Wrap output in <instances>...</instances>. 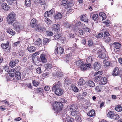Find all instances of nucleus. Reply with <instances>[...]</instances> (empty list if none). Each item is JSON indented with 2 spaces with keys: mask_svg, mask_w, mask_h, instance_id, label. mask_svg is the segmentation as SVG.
<instances>
[{
  "mask_svg": "<svg viewBox=\"0 0 122 122\" xmlns=\"http://www.w3.org/2000/svg\"><path fill=\"white\" fill-rule=\"evenodd\" d=\"M60 102H56L55 105L53 108L54 111L57 113L61 112L63 107V105L61 102L65 103L67 102V100L64 98H62L60 99Z\"/></svg>",
  "mask_w": 122,
  "mask_h": 122,
  "instance_id": "f257e3e1",
  "label": "nucleus"
},
{
  "mask_svg": "<svg viewBox=\"0 0 122 122\" xmlns=\"http://www.w3.org/2000/svg\"><path fill=\"white\" fill-rule=\"evenodd\" d=\"M16 15L13 12H10L7 16V19L8 23L9 24H13V23L17 21L16 20Z\"/></svg>",
  "mask_w": 122,
  "mask_h": 122,
  "instance_id": "f03ea898",
  "label": "nucleus"
},
{
  "mask_svg": "<svg viewBox=\"0 0 122 122\" xmlns=\"http://www.w3.org/2000/svg\"><path fill=\"white\" fill-rule=\"evenodd\" d=\"M77 107L74 105H72L67 108V109L70 111V114L73 116H78L80 115V113L77 110Z\"/></svg>",
  "mask_w": 122,
  "mask_h": 122,
  "instance_id": "7ed1b4c3",
  "label": "nucleus"
},
{
  "mask_svg": "<svg viewBox=\"0 0 122 122\" xmlns=\"http://www.w3.org/2000/svg\"><path fill=\"white\" fill-rule=\"evenodd\" d=\"M102 50L101 49H99L98 50V54H101L99 55L98 56L99 58L102 59L106 60L107 55L105 52H103L102 53Z\"/></svg>",
  "mask_w": 122,
  "mask_h": 122,
  "instance_id": "20e7f679",
  "label": "nucleus"
},
{
  "mask_svg": "<svg viewBox=\"0 0 122 122\" xmlns=\"http://www.w3.org/2000/svg\"><path fill=\"white\" fill-rule=\"evenodd\" d=\"M19 62V60L17 59H16L14 60H12L10 62L9 65L10 67H13L17 64Z\"/></svg>",
  "mask_w": 122,
  "mask_h": 122,
  "instance_id": "39448f33",
  "label": "nucleus"
},
{
  "mask_svg": "<svg viewBox=\"0 0 122 122\" xmlns=\"http://www.w3.org/2000/svg\"><path fill=\"white\" fill-rule=\"evenodd\" d=\"M90 65H87L86 64H82L81 66L80 67L81 70L83 71H86V70L89 69L90 68Z\"/></svg>",
  "mask_w": 122,
  "mask_h": 122,
  "instance_id": "423d86ee",
  "label": "nucleus"
},
{
  "mask_svg": "<svg viewBox=\"0 0 122 122\" xmlns=\"http://www.w3.org/2000/svg\"><path fill=\"white\" fill-rule=\"evenodd\" d=\"M95 60V58L93 56H90L86 58V61L87 63H86L87 65L90 64V67L91 66V63L94 62Z\"/></svg>",
  "mask_w": 122,
  "mask_h": 122,
  "instance_id": "0eeeda50",
  "label": "nucleus"
},
{
  "mask_svg": "<svg viewBox=\"0 0 122 122\" xmlns=\"http://www.w3.org/2000/svg\"><path fill=\"white\" fill-rule=\"evenodd\" d=\"M60 25L58 24H54L52 25V30L56 31L58 32L60 30Z\"/></svg>",
  "mask_w": 122,
  "mask_h": 122,
  "instance_id": "6e6552de",
  "label": "nucleus"
},
{
  "mask_svg": "<svg viewBox=\"0 0 122 122\" xmlns=\"http://www.w3.org/2000/svg\"><path fill=\"white\" fill-rule=\"evenodd\" d=\"M60 81H58L57 84L55 85H53L52 87V91H57V90L59 89L61 87V86L59 84Z\"/></svg>",
  "mask_w": 122,
  "mask_h": 122,
  "instance_id": "1a4fd4ad",
  "label": "nucleus"
},
{
  "mask_svg": "<svg viewBox=\"0 0 122 122\" xmlns=\"http://www.w3.org/2000/svg\"><path fill=\"white\" fill-rule=\"evenodd\" d=\"M37 21L35 19L33 18L31 20L30 22L31 26L32 28L35 27L37 25Z\"/></svg>",
  "mask_w": 122,
  "mask_h": 122,
  "instance_id": "9d476101",
  "label": "nucleus"
},
{
  "mask_svg": "<svg viewBox=\"0 0 122 122\" xmlns=\"http://www.w3.org/2000/svg\"><path fill=\"white\" fill-rule=\"evenodd\" d=\"M19 23L17 21L13 23V24H10L12 25L14 27L15 29L17 31H19L20 30V27L19 25Z\"/></svg>",
  "mask_w": 122,
  "mask_h": 122,
  "instance_id": "9b49d317",
  "label": "nucleus"
},
{
  "mask_svg": "<svg viewBox=\"0 0 122 122\" xmlns=\"http://www.w3.org/2000/svg\"><path fill=\"white\" fill-rule=\"evenodd\" d=\"M63 92V91L61 88V87L59 89L55 91V93L57 95L60 96L62 95Z\"/></svg>",
  "mask_w": 122,
  "mask_h": 122,
  "instance_id": "f8f14e48",
  "label": "nucleus"
},
{
  "mask_svg": "<svg viewBox=\"0 0 122 122\" xmlns=\"http://www.w3.org/2000/svg\"><path fill=\"white\" fill-rule=\"evenodd\" d=\"M1 7L5 11H7L10 9L9 6L7 5V4L5 3H2L1 5Z\"/></svg>",
  "mask_w": 122,
  "mask_h": 122,
  "instance_id": "ddd939ff",
  "label": "nucleus"
},
{
  "mask_svg": "<svg viewBox=\"0 0 122 122\" xmlns=\"http://www.w3.org/2000/svg\"><path fill=\"white\" fill-rule=\"evenodd\" d=\"M67 5L66 7H65V8H67L73 6L75 4L74 1L73 0H70V1H68Z\"/></svg>",
  "mask_w": 122,
  "mask_h": 122,
  "instance_id": "4468645a",
  "label": "nucleus"
},
{
  "mask_svg": "<svg viewBox=\"0 0 122 122\" xmlns=\"http://www.w3.org/2000/svg\"><path fill=\"white\" fill-rule=\"evenodd\" d=\"M6 31L7 33L12 36L14 35L15 33L14 31L10 28H7L6 30Z\"/></svg>",
  "mask_w": 122,
  "mask_h": 122,
  "instance_id": "2eb2a0df",
  "label": "nucleus"
},
{
  "mask_svg": "<svg viewBox=\"0 0 122 122\" xmlns=\"http://www.w3.org/2000/svg\"><path fill=\"white\" fill-rule=\"evenodd\" d=\"M21 76V73L20 71H17L15 73V76L17 79H20Z\"/></svg>",
  "mask_w": 122,
  "mask_h": 122,
  "instance_id": "dca6fc26",
  "label": "nucleus"
},
{
  "mask_svg": "<svg viewBox=\"0 0 122 122\" xmlns=\"http://www.w3.org/2000/svg\"><path fill=\"white\" fill-rule=\"evenodd\" d=\"M36 47L31 46H29L28 47L27 49L28 51L30 52L35 51L36 50Z\"/></svg>",
  "mask_w": 122,
  "mask_h": 122,
  "instance_id": "f3484780",
  "label": "nucleus"
},
{
  "mask_svg": "<svg viewBox=\"0 0 122 122\" xmlns=\"http://www.w3.org/2000/svg\"><path fill=\"white\" fill-rule=\"evenodd\" d=\"M107 81V77H101L100 82V84L101 85H105L106 84Z\"/></svg>",
  "mask_w": 122,
  "mask_h": 122,
  "instance_id": "a211bd4d",
  "label": "nucleus"
},
{
  "mask_svg": "<svg viewBox=\"0 0 122 122\" xmlns=\"http://www.w3.org/2000/svg\"><path fill=\"white\" fill-rule=\"evenodd\" d=\"M94 67L95 70H98L101 68V65L99 63L95 62L94 65Z\"/></svg>",
  "mask_w": 122,
  "mask_h": 122,
  "instance_id": "6ab92c4d",
  "label": "nucleus"
},
{
  "mask_svg": "<svg viewBox=\"0 0 122 122\" xmlns=\"http://www.w3.org/2000/svg\"><path fill=\"white\" fill-rule=\"evenodd\" d=\"M40 58L41 61L43 63H45L47 61V60L45 57V55L44 54H42L41 55Z\"/></svg>",
  "mask_w": 122,
  "mask_h": 122,
  "instance_id": "aec40b11",
  "label": "nucleus"
},
{
  "mask_svg": "<svg viewBox=\"0 0 122 122\" xmlns=\"http://www.w3.org/2000/svg\"><path fill=\"white\" fill-rule=\"evenodd\" d=\"M95 110H94L92 109L87 114V115L90 117H92L95 116Z\"/></svg>",
  "mask_w": 122,
  "mask_h": 122,
  "instance_id": "412c9836",
  "label": "nucleus"
},
{
  "mask_svg": "<svg viewBox=\"0 0 122 122\" xmlns=\"http://www.w3.org/2000/svg\"><path fill=\"white\" fill-rule=\"evenodd\" d=\"M80 20L84 22H87L88 20L86 17V15H83L80 16Z\"/></svg>",
  "mask_w": 122,
  "mask_h": 122,
  "instance_id": "4be33fe9",
  "label": "nucleus"
},
{
  "mask_svg": "<svg viewBox=\"0 0 122 122\" xmlns=\"http://www.w3.org/2000/svg\"><path fill=\"white\" fill-rule=\"evenodd\" d=\"M119 68H118V67L116 68L113 70V76H117L119 75Z\"/></svg>",
  "mask_w": 122,
  "mask_h": 122,
  "instance_id": "5701e85b",
  "label": "nucleus"
},
{
  "mask_svg": "<svg viewBox=\"0 0 122 122\" xmlns=\"http://www.w3.org/2000/svg\"><path fill=\"white\" fill-rule=\"evenodd\" d=\"M67 2V0H62L60 5L62 6H65V7H66Z\"/></svg>",
  "mask_w": 122,
  "mask_h": 122,
  "instance_id": "b1692460",
  "label": "nucleus"
},
{
  "mask_svg": "<svg viewBox=\"0 0 122 122\" xmlns=\"http://www.w3.org/2000/svg\"><path fill=\"white\" fill-rule=\"evenodd\" d=\"M39 41H35V40L34 39L33 41V44L37 46L39 45L40 46L41 45L42 43V40L41 39H39Z\"/></svg>",
  "mask_w": 122,
  "mask_h": 122,
  "instance_id": "393cba45",
  "label": "nucleus"
},
{
  "mask_svg": "<svg viewBox=\"0 0 122 122\" xmlns=\"http://www.w3.org/2000/svg\"><path fill=\"white\" fill-rule=\"evenodd\" d=\"M99 16L102 18V20H105L106 18V14L102 12H100L99 14Z\"/></svg>",
  "mask_w": 122,
  "mask_h": 122,
  "instance_id": "a878e982",
  "label": "nucleus"
},
{
  "mask_svg": "<svg viewBox=\"0 0 122 122\" xmlns=\"http://www.w3.org/2000/svg\"><path fill=\"white\" fill-rule=\"evenodd\" d=\"M62 14L60 12H58L55 16V17L56 19H61L62 17Z\"/></svg>",
  "mask_w": 122,
  "mask_h": 122,
  "instance_id": "bb28decb",
  "label": "nucleus"
},
{
  "mask_svg": "<svg viewBox=\"0 0 122 122\" xmlns=\"http://www.w3.org/2000/svg\"><path fill=\"white\" fill-rule=\"evenodd\" d=\"M113 45H114V48H120L121 45L119 42H115L113 43Z\"/></svg>",
  "mask_w": 122,
  "mask_h": 122,
  "instance_id": "cd10ccee",
  "label": "nucleus"
},
{
  "mask_svg": "<svg viewBox=\"0 0 122 122\" xmlns=\"http://www.w3.org/2000/svg\"><path fill=\"white\" fill-rule=\"evenodd\" d=\"M74 120V119L69 117L66 118V119L63 121V122H73Z\"/></svg>",
  "mask_w": 122,
  "mask_h": 122,
  "instance_id": "c85d7f7f",
  "label": "nucleus"
},
{
  "mask_svg": "<svg viewBox=\"0 0 122 122\" xmlns=\"http://www.w3.org/2000/svg\"><path fill=\"white\" fill-rule=\"evenodd\" d=\"M115 110L118 112H121L122 111V107L120 105H117L115 107Z\"/></svg>",
  "mask_w": 122,
  "mask_h": 122,
  "instance_id": "c756f323",
  "label": "nucleus"
},
{
  "mask_svg": "<svg viewBox=\"0 0 122 122\" xmlns=\"http://www.w3.org/2000/svg\"><path fill=\"white\" fill-rule=\"evenodd\" d=\"M114 115V113L113 111H111L109 112L107 114V117L109 118H112Z\"/></svg>",
  "mask_w": 122,
  "mask_h": 122,
  "instance_id": "7c9ffc66",
  "label": "nucleus"
},
{
  "mask_svg": "<svg viewBox=\"0 0 122 122\" xmlns=\"http://www.w3.org/2000/svg\"><path fill=\"white\" fill-rule=\"evenodd\" d=\"M85 83V81L83 79H80L79 80L78 84L79 85L82 86L84 85Z\"/></svg>",
  "mask_w": 122,
  "mask_h": 122,
  "instance_id": "2f4dec72",
  "label": "nucleus"
},
{
  "mask_svg": "<svg viewBox=\"0 0 122 122\" xmlns=\"http://www.w3.org/2000/svg\"><path fill=\"white\" fill-rule=\"evenodd\" d=\"M44 27L43 26H42L40 25H37L36 29L38 31H43L44 29Z\"/></svg>",
  "mask_w": 122,
  "mask_h": 122,
  "instance_id": "473e14b6",
  "label": "nucleus"
},
{
  "mask_svg": "<svg viewBox=\"0 0 122 122\" xmlns=\"http://www.w3.org/2000/svg\"><path fill=\"white\" fill-rule=\"evenodd\" d=\"M51 40L50 38L48 39L47 38H44L43 39V44L44 45H46Z\"/></svg>",
  "mask_w": 122,
  "mask_h": 122,
  "instance_id": "72a5a7b5",
  "label": "nucleus"
},
{
  "mask_svg": "<svg viewBox=\"0 0 122 122\" xmlns=\"http://www.w3.org/2000/svg\"><path fill=\"white\" fill-rule=\"evenodd\" d=\"M87 83L89 86L90 87H93L95 86V83L92 81L89 80L88 81Z\"/></svg>",
  "mask_w": 122,
  "mask_h": 122,
  "instance_id": "f704fd0d",
  "label": "nucleus"
},
{
  "mask_svg": "<svg viewBox=\"0 0 122 122\" xmlns=\"http://www.w3.org/2000/svg\"><path fill=\"white\" fill-rule=\"evenodd\" d=\"M96 77L94 78V81L95 82L100 81L101 76H95Z\"/></svg>",
  "mask_w": 122,
  "mask_h": 122,
  "instance_id": "c9c22d12",
  "label": "nucleus"
},
{
  "mask_svg": "<svg viewBox=\"0 0 122 122\" xmlns=\"http://www.w3.org/2000/svg\"><path fill=\"white\" fill-rule=\"evenodd\" d=\"M25 5L27 7H30L31 4V0H25Z\"/></svg>",
  "mask_w": 122,
  "mask_h": 122,
  "instance_id": "e433bc0d",
  "label": "nucleus"
},
{
  "mask_svg": "<svg viewBox=\"0 0 122 122\" xmlns=\"http://www.w3.org/2000/svg\"><path fill=\"white\" fill-rule=\"evenodd\" d=\"M72 90L75 92H77L79 91V89L76 86L73 85L71 86Z\"/></svg>",
  "mask_w": 122,
  "mask_h": 122,
  "instance_id": "4c0bfd02",
  "label": "nucleus"
},
{
  "mask_svg": "<svg viewBox=\"0 0 122 122\" xmlns=\"http://www.w3.org/2000/svg\"><path fill=\"white\" fill-rule=\"evenodd\" d=\"M15 71L14 70H12V69L9 72V76L11 77L14 76L15 75Z\"/></svg>",
  "mask_w": 122,
  "mask_h": 122,
  "instance_id": "58836bf2",
  "label": "nucleus"
},
{
  "mask_svg": "<svg viewBox=\"0 0 122 122\" xmlns=\"http://www.w3.org/2000/svg\"><path fill=\"white\" fill-rule=\"evenodd\" d=\"M82 61L80 60H78L76 61V65L78 66H81V65L83 63H82Z\"/></svg>",
  "mask_w": 122,
  "mask_h": 122,
  "instance_id": "ea45409f",
  "label": "nucleus"
},
{
  "mask_svg": "<svg viewBox=\"0 0 122 122\" xmlns=\"http://www.w3.org/2000/svg\"><path fill=\"white\" fill-rule=\"evenodd\" d=\"M63 73L60 71H57L56 73V75L57 77H62L63 75Z\"/></svg>",
  "mask_w": 122,
  "mask_h": 122,
  "instance_id": "a19ab883",
  "label": "nucleus"
},
{
  "mask_svg": "<svg viewBox=\"0 0 122 122\" xmlns=\"http://www.w3.org/2000/svg\"><path fill=\"white\" fill-rule=\"evenodd\" d=\"M33 85L35 86H37L39 85L40 83L37 80H34L32 82Z\"/></svg>",
  "mask_w": 122,
  "mask_h": 122,
  "instance_id": "79ce46f5",
  "label": "nucleus"
},
{
  "mask_svg": "<svg viewBox=\"0 0 122 122\" xmlns=\"http://www.w3.org/2000/svg\"><path fill=\"white\" fill-rule=\"evenodd\" d=\"M56 112V113H57V114H58V115H59V114H60V115H61V118L62 120H64L65 119L66 115L65 113H62L61 114L60 113H59V114H58L59 113H60V112L58 113Z\"/></svg>",
  "mask_w": 122,
  "mask_h": 122,
  "instance_id": "37998d69",
  "label": "nucleus"
},
{
  "mask_svg": "<svg viewBox=\"0 0 122 122\" xmlns=\"http://www.w3.org/2000/svg\"><path fill=\"white\" fill-rule=\"evenodd\" d=\"M9 42L8 43L7 42L6 44H1V47L3 49H5L8 47Z\"/></svg>",
  "mask_w": 122,
  "mask_h": 122,
  "instance_id": "c03bdc74",
  "label": "nucleus"
},
{
  "mask_svg": "<svg viewBox=\"0 0 122 122\" xmlns=\"http://www.w3.org/2000/svg\"><path fill=\"white\" fill-rule=\"evenodd\" d=\"M33 61L34 62H36V61H41V60L40 57H36L33 58L32 59Z\"/></svg>",
  "mask_w": 122,
  "mask_h": 122,
  "instance_id": "a18cd8bd",
  "label": "nucleus"
},
{
  "mask_svg": "<svg viewBox=\"0 0 122 122\" xmlns=\"http://www.w3.org/2000/svg\"><path fill=\"white\" fill-rule=\"evenodd\" d=\"M80 115H79L78 116H76L75 118V120L77 122H81V118L79 117Z\"/></svg>",
  "mask_w": 122,
  "mask_h": 122,
  "instance_id": "49530a36",
  "label": "nucleus"
},
{
  "mask_svg": "<svg viewBox=\"0 0 122 122\" xmlns=\"http://www.w3.org/2000/svg\"><path fill=\"white\" fill-rule=\"evenodd\" d=\"M45 67L46 69H50L52 67V65L51 64H47L45 65Z\"/></svg>",
  "mask_w": 122,
  "mask_h": 122,
  "instance_id": "de8ad7c7",
  "label": "nucleus"
},
{
  "mask_svg": "<svg viewBox=\"0 0 122 122\" xmlns=\"http://www.w3.org/2000/svg\"><path fill=\"white\" fill-rule=\"evenodd\" d=\"M59 54L61 55L62 54L64 53V49L60 47L58 50Z\"/></svg>",
  "mask_w": 122,
  "mask_h": 122,
  "instance_id": "09e8293b",
  "label": "nucleus"
},
{
  "mask_svg": "<svg viewBox=\"0 0 122 122\" xmlns=\"http://www.w3.org/2000/svg\"><path fill=\"white\" fill-rule=\"evenodd\" d=\"M61 36V35L57 33L56 35H54V37L55 39L56 40L59 39Z\"/></svg>",
  "mask_w": 122,
  "mask_h": 122,
  "instance_id": "8fccbe9b",
  "label": "nucleus"
},
{
  "mask_svg": "<svg viewBox=\"0 0 122 122\" xmlns=\"http://www.w3.org/2000/svg\"><path fill=\"white\" fill-rule=\"evenodd\" d=\"M104 39V40L107 42H109L111 40L110 37L107 36H105Z\"/></svg>",
  "mask_w": 122,
  "mask_h": 122,
  "instance_id": "3c124183",
  "label": "nucleus"
},
{
  "mask_svg": "<svg viewBox=\"0 0 122 122\" xmlns=\"http://www.w3.org/2000/svg\"><path fill=\"white\" fill-rule=\"evenodd\" d=\"M21 69V67L20 66H16L14 68L12 69V70H14L15 71H19Z\"/></svg>",
  "mask_w": 122,
  "mask_h": 122,
  "instance_id": "603ef678",
  "label": "nucleus"
},
{
  "mask_svg": "<svg viewBox=\"0 0 122 122\" xmlns=\"http://www.w3.org/2000/svg\"><path fill=\"white\" fill-rule=\"evenodd\" d=\"M119 117V116L118 114H116L115 115H114L112 118L114 120H115L118 119Z\"/></svg>",
  "mask_w": 122,
  "mask_h": 122,
  "instance_id": "864d4df0",
  "label": "nucleus"
},
{
  "mask_svg": "<svg viewBox=\"0 0 122 122\" xmlns=\"http://www.w3.org/2000/svg\"><path fill=\"white\" fill-rule=\"evenodd\" d=\"M93 44L92 40H88V45L89 46H92Z\"/></svg>",
  "mask_w": 122,
  "mask_h": 122,
  "instance_id": "5fc2aeb1",
  "label": "nucleus"
},
{
  "mask_svg": "<svg viewBox=\"0 0 122 122\" xmlns=\"http://www.w3.org/2000/svg\"><path fill=\"white\" fill-rule=\"evenodd\" d=\"M36 72L38 74H40L41 72V68L38 67L36 69Z\"/></svg>",
  "mask_w": 122,
  "mask_h": 122,
  "instance_id": "6e6d98bb",
  "label": "nucleus"
},
{
  "mask_svg": "<svg viewBox=\"0 0 122 122\" xmlns=\"http://www.w3.org/2000/svg\"><path fill=\"white\" fill-rule=\"evenodd\" d=\"M19 54L20 56H22L25 54L24 52L23 51L19 50Z\"/></svg>",
  "mask_w": 122,
  "mask_h": 122,
  "instance_id": "4d7b16f0",
  "label": "nucleus"
},
{
  "mask_svg": "<svg viewBox=\"0 0 122 122\" xmlns=\"http://www.w3.org/2000/svg\"><path fill=\"white\" fill-rule=\"evenodd\" d=\"M103 74V72L102 71H99L97 72L94 75L95 76H100Z\"/></svg>",
  "mask_w": 122,
  "mask_h": 122,
  "instance_id": "13d9d810",
  "label": "nucleus"
},
{
  "mask_svg": "<svg viewBox=\"0 0 122 122\" xmlns=\"http://www.w3.org/2000/svg\"><path fill=\"white\" fill-rule=\"evenodd\" d=\"M98 17V15L97 14H94L92 16V19L94 20H95Z\"/></svg>",
  "mask_w": 122,
  "mask_h": 122,
  "instance_id": "bf43d9fd",
  "label": "nucleus"
},
{
  "mask_svg": "<svg viewBox=\"0 0 122 122\" xmlns=\"http://www.w3.org/2000/svg\"><path fill=\"white\" fill-rule=\"evenodd\" d=\"M46 32L47 35L49 36H52L53 35V33L51 31H46Z\"/></svg>",
  "mask_w": 122,
  "mask_h": 122,
  "instance_id": "052dcab7",
  "label": "nucleus"
},
{
  "mask_svg": "<svg viewBox=\"0 0 122 122\" xmlns=\"http://www.w3.org/2000/svg\"><path fill=\"white\" fill-rule=\"evenodd\" d=\"M119 75L121 78H122V68L120 67H119Z\"/></svg>",
  "mask_w": 122,
  "mask_h": 122,
  "instance_id": "680f3d73",
  "label": "nucleus"
},
{
  "mask_svg": "<svg viewBox=\"0 0 122 122\" xmlns=\"http://www.w3.org/2000/svg\"><path fill=\"white\" fill-rule=\"evenodd\" d=\"M39 3L41 5H43L45 4V0H40Z\"/></svg>",
  "mask_w": 122,
  "mask_h": 122,
  "instance_id": "e2e57ef3",
  "label": "nucleus"
},
{
  "mask_svg": "<svg viewBox=\"0 0 122 122\" xmlns=\"http://www.w3.org/2000/svg\"><path fill=\"white\" fill-rule=\"evenodd\" d=\"M70 83V82L69 80L68 79H66L65 80V84L66 85H68Z\"/></svg>",
  "mask_w": 122,
  "mask_h": 122,
  "instance_id": "0e129e2a",
  "label": "nucleus"
},
{
  "mask_svg": "<svg viewBox=\"0 0 122 122\" xmlns=\"http://www.w3.org/2000/svg\"><path fill=\"white\" fill-rule=\"evenodd\" d=\"M65 26L66 28L69 29L71 25L70 23H66L65 24Z\"/></svg>",
  "mask_w": 122,
  "mask_h": 122,
  "instance_id": "69168bd1",
  "label": "nucleus"
},
{
  "mask_svg": "<svg viewBox=\"0 0 122 122\" xmlns=\"http://www.w3.org/2000/svg\"><path fill=\"white\" fill-rule=\"evenodd\" d=\"M104 37H105V36L108 37L109 36L110 34L108 31H106L104 32Z\"/></svg>",
  "mask_w": 122,
  "mask_h": 122,
  "instance_id": "338daca9",
  "label": "nucleus"
},
{
  "mask_svg": "<svg viewBox=\"0 0 122 122\" xmlns=\"http://www.w3.org/2000/svg\"><path fill=\"white\" fill-rule=\"evenodd\" d=\"M82 24H81V22L80 21H77L76 23L75 24V26L76 27L78 26H81Z\"/></svg>",
  "mask_w": 122,
  "mask_h": 122,
  "instance_id": "774afa93",
  "label": "nucleus"
}]
</instances>
